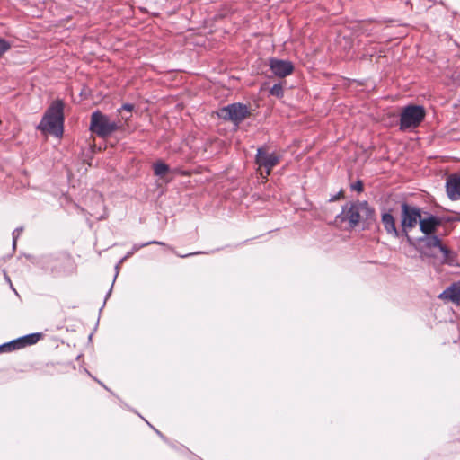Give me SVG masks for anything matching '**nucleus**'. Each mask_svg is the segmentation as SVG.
Masks as SVG:
<instances>
[{"label":"nucleus","mask_w":460,"mask_h":460,"mask_svg":"<svg viewBox=\"0 0 460 460\" xmlns=\"http://www.w3.org/2000/svg\"><path fill=\"white\" fill-rule=\"evenodd\" d=\"M441 296H444L454 303L460 304V285H452L447 288L441 294Z\"/></svg>","instance_id":"4468645a"},{"label":"nucleus","mask_w":460,"mask_h":460,"mask_svg":"<svg viewBox=\"0 0 460 460\" xmlns=\"http://www.w3.org/2000/svg\"><path fill=\"white\" fill-rule=\"evenodd\" d=\"M10 48V43L7 40L0 38V57L8 51Z\"/></svg>","instance_id":"a211bd4d"},{"label":"nucleus","mask_w":460,"mask_h":460,"mask_svg":"<svg viewBox=\"0 0 460 460\" xmlns=\"http://www.w3.org/2000/svg\"><path fill=\"white\" fill-rule=\"evenodd\" d=\"M420 229L425 235H433L437 228L441 225V219L434 215L420 217Z\"/></svg>","instance_id":"9b49d317"},{"label":"nucleus","mask_w":460,"mask_h":460,"mask_svg":"<svg viewBox=\"0 0 460 460\" xmlns=\"http://www.w3.org/2000/svg\"><path fill=\"white\" fill-rule=\"evenodd\" d=\"M279 162V156L274 153H267L264 148L260 147L257 150L256 163L260 167H263L266 171V176L270 174L271 170Z\"/></svg>","instance_id":"1a4fd4ad"},{"label":"nucleus","mask_w":460,"mask_h":460,"mask_svg":"<svg viewBox=\"0 0 460 460\" xmlns=\"http://www.w3.org/2000/svg\"><path fill=\"white\" fill-rule=\"evenodd\" d=\"M417 251L422 259L437 258V252L442 253L441 262L453 265L455 262L454 252L442 243L441 239L437 235H425L417 239Z\"/></svg>","instance_id":"f257e3e1"},{"label":"nucleus","mask_w":460,"mask_h":460,"mask_svg":"<svg viewBox=\"0 0 460 460\" xmlns=\"http://www.w3.org/2000/svg\"><path fill=\"white\" fill-rule=\"evenodd\" d=\"M374 209L367 201H356L342 207L341 212L337 215L336 222H347L350 228L355 227L360 220L371 219Z\"/></svg>","instance_id":"f03ea898"},{"label":"nucleus","mask_w":460,"mask_h":460,"mask_svg":"<svg viewBox=\"0 0 460 460\" xmlns=\"http://www.w3.org/2000/svg\"><path fill=\"white\" fill-rule=\"evenodd\" d=\"M40 333H33V334L25 335L19 339L4 343V344L0 345V352L1 353L10 352L13 350L20 349L27 345L34 344L40 340Z\"/></svg>","instance_id":"6e6552de"},{"label":"nucleus","mask_w":460,"mask_h":460,"mask_svg":"<svg viewBox=\"0 0 460 460\" xmlns=\"http://www.w3.org/2000/svg\"><path fill=\"white\" fill-rule=\"evenodd\" d=\"M270 93L276 97H282L284 94L283 87L280 84H275L270 89Z\"/></svg>","instance_id":"dca6fc26"},{"label":"nucleus","mask_w":460,"mask_h":460,"mask_svg":"<svg viewBox=\"0 0 460 460\" xmlns=\"http://www.w3.org/2000/svg\"><path fill=\"white\" fill-rule=\"evenodd\" d=\"M149 244H158V245H163V246H166V244L164 243H162V242H158V241H150V242H146V243H141V244H135L133 247H132V251H134L135 252L137 251H138L139 249L143 248V247H146Z\"/></svg>","instance_id":"f3484780"},{"label":"nucleus","mask_w":460,"mask_h":460,"mask_svg":"<svg viewBox=\"0 0 460 460\" xmlns=\"http://www.w3.org/2000/svg\"><path fill=\"white\" fill-rule=\"evenodd\" d=\"M130 116H122L118 120H111L109 116L96 111L91 115L90 130L101 137H107L113 132L123 128Z\"/></svg>","instance_id":"20e7f679"},{"label":"nucleus","mask_w":460,"mask_h":460,"mask_svg":"<svg viewBox=\"0 0 460 460\" xmlns=\"http://www.w3.org/2000/svg\"><path fill=\"white\" fill-rule=\"evenodd\" d=\"M153 167L155 174L160 177L164 176L169 172V166L163 162L154 164Z\"/></svg>","instance_id":"2eb2a0df"},{"label":"nucleus","mask_w":460,"mask_h":460,"mask_svg":"<svg viewBox=\"0 0 460 460\" xmlns=\"http://www.w3.org/2000/svg\"><path fill=\"white\" fill-rule=\"evenodd\" d=\"M155 432H156L160 437H162V438H163V435L160 433V431H159V430H156V429H155Z\"/></svg>","instance_id":"5701e85b"},{"label":"nucleus","mask_w":460,"mask_h":460,"mask_svg":"<svg viewBox=\"0 0 460 460\" xmlns=\"http://www.w3.org/2000/svg\"><path fill=\"white\" fill-rule=\"evenodd\" d=\"M269 66L272 73L279 77H286L294 70V66L290 61L270 58Z\"/></svg>","instance_id":"9d476101"},{"label":"nucleus","mask_w":460,"mask_h":460,"mask_svg":"<svg viewBox=\"0 0 460 460\" xmlns=\"http://www.w3.org/2000/svg\"><path fill=\"white\" fill-rule=\"evenodd\" d=\"M134 253H135V252L132 251V250L130 252H128L126 254V256L119 261V263H122L127 258H128L129 256L133 255Z\"/></svg>","instance_id":"4be33fe9"},{"label":"nucleus","mask_w":460,"mask_h":460,"mask_svg":"<svg viewBox=\"0 0 460 460\" xmlns=\"http://www.w3.org/2000/svg\"><path fill=\"white\" fill-rule=\"evenodd\" d=\"M192 254H193V253H190V255H192ZM187 256H189V254H187V255H181V257L185 258V257H187Z\"/></svg>","instance_id":"b1692460"},{"label":"nucleus","mask_w":460,"mask_h":460,"mask_svg":"<svg viewBox=\"0 0 460 460\" xmlns=\"http://www.w3.org/2000/svg\"><path fill=\"white\" fill-rule=\"evenodd\" d=\"M446 190L451 200L460 199V175L452 174L447 179Z\"/></svg>","instance_id":"f8f14e48"},{"label":"nucleus","mask_w":460,"mask_h":460,"mask_svg":"<svg viewBox=\"0 0 460 460\" xmlns=\"http://www.w3.org/2000/svg\"><path fill=\"white\" fill-rule=\"evenodd\" d=\"M249 114V110L246 105L240 102L229 104L223 107L218 111V116L226 120H231L235 125L242 122Z\"/></svg>","instance_id":"0eeeda50"},{"label":"nucleus","mask_w":460,"mask_h":460,"mask_svg":"<svg viewBox=\"0 0 460 460\" xmlns=\"http://www.w3.org/2000/svg\"><path fill=\"white\" fill-rule=\"evenodd\" d=\"M420 210L417 207L407 203L402 204L401 226L404 235L410 240L409 232L416 226L420 220Z\"/></svg>","instance_id":"423d86ee"},{"label":"nucleus","mask_w":460,"mask_h":460,"mask_svg":"<svg viewBox=\"0 0 460 460\" xmlns=\"http://www.w3.org/2000/svg\"><path fill=\"white\" fill-rule=\"evenodd\" d=\"M64 103L61 100L54 101L48 108L39 128L44 132L60 137L63 134Z\"/></svg>","instance_id":"7ed1b4c3"},{"label":"nucleus","mask_w":460,"mask_h":460,"mask_svg":"<svg viewBox=\"0 0 460 460\" xmlns=\"http://www.w3.org/2000/svg\"><path fill=\"white\" fill-rule=\"evenodd\" d=\"M384 228L386 233L393 237H399L400 234L395 226V219L390 212H385L382 214L381 218Z\"/></svg>","instance_id":"ddd939ff"},{"label":"nucleus","mask_w":460,"mask_h":460,"mask_svg":"<svg viewBox=\"0 0 460 460\" xmlns=\"http://www.w3.org/2000/svg\"><path fill=\"white\" fill-rule=\"evenodd\" d=\"M134 109V105L130 103H125L121 106L120 109L118 110L119 113H121L122 111H126L128 112H131Z\"/></svg>","instance_id":"aec40b11"},{"label":"nucleus","mask_w":460,"mask_h":460,"mask_svg":"<svg viewBox=\"0 0 460 460\" xmlns=\"http://www.w3.org/2000/svg\"><path fill=\"white\" fill-rule=\"evenodd\" d=\"M425 114V110L420 105L404 107L400 115V129L409 131L416 128L423 121Z\"/></svg>","instance_id":"39448f33"},{"label":"nucleus","mask_w":460,"mask_h":460,"mask_svg":"<svg viewBox=\"0 0 460 460\" xmlns=\"http://www.w3.org/2000/svg\"><path fill=\"white\" fill-rule=\"evenodd\" d=\"M351 189L357 191H362L363 183L360 181H358L357 182L351 185Z\"/></svg>","instance_id":"412c9836"},{"label":"nucleus","mask_w":460,"mask_h":460,"mask_svg":"<svg viewBox=\"0 0 460 460\" xmlns=\"http://www.w3.org/2000/svg\"><path fill=\"white\" fill-rule=\"evenodd\" d=\"M22 230H23L22 227H17L13 232V247H15L16 242H17V238L20 235V234L22 232Z\"/></svg>","instance_id":"6ab92c4d"}]
</instances>
